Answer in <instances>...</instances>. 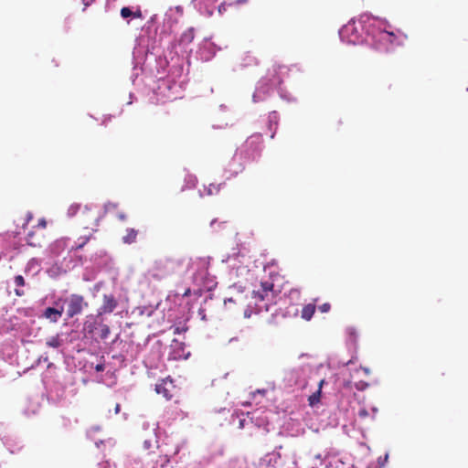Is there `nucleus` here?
<instances>
[{"label": "nucleus", "instance_id": "1", "mask_svg": "<svg viewBox=\"0 0 468 468\" xmlns=\"http://www.w3.org/2000/svg\"><path fill=\"white\" fill-rule=\"evenodd\" d=\"M60 303L67 304V316L72 318L82 313L84 308H87L89 303L85 301L84 297L80 294H70L69 297L62 299L58 298L55 302V305H58Z\"/></svg>", "mask_w": 468, "mask_h": 468}, {"label": "nucleus", "instance_id": "2", "mask_svg": "<svg viewBox=\"0 0 468 468\" xmlns=\"http://www.w3.org/2000/svg\"><path fill=\"white\" fill-rule=\"evenodd\" d=\"M175 390L176 386L174 385L173 379L170 378H164L155 385V391L167 400L174 397Z\"/></svg>", "mask_w": 468, "mask_h": 468}, {"label": "nucleus", "instance_id": "3", "mask_svg": "<svg viewBox=\"0 0 468 468\" xmlns=\"http://www.w3.org/2000/svg\"><path fill=\"white\" fill-rule=\"evenodd\" d=\"M118 306V301L112 293H104L97 316L112 313Z\"/></svg>", "mask_w": 468, "mask_h": 468}, {"label": "nucleus", "instance_id": "4", "mask_svg": "<svg viewBox=\"0 0 468 468\" xmlns=\"http://www.w3.org/2000/svg\"><path fill=\"white\" fill-rule=\"evenodd\" d=\"M80 218L85 229H91L92 231L96 230L95 228L98 226L99 217L93 213L90 208L85 207Z\"/></svg>", "mask_w": 468, "mask_h": 468}, {"label": "nucleus", "instance_id": "5", "mask_svg": "<svg viewBox=\"0 0 468 468\" xmlns=\"http://www.w3.org/2000/svg\"><path fill=\"white\" fill-rule=\"evenodd\" d=\"M272 290H273L272 282H261L260 288L257 290H253V292H252L253 298H255L256 301L262 302L266 298H268V296L270 294H271Z\"/></svg>", "mask_w": 468, "mask_h": 468}, {"label": "nucleus", "instance_id": "6", "mask_svg": "<svg viewBox=\"0 0 468 468\" xmlns=\"http://www.w3.org/2000/svg\"><path fill=\"white\" fill-rule=\"evenodd\" d=\"M63 314V307L58 308L48 307L44 310L42 316L51 323H57Z\"/></svg>", "mask_w": 468, "mask_h": 468}, {"label": "nucleus", "instance_id": "7", "mask_svg": "<svg viewBox=\"0 0 468 468\" xmlns=\"http://www.w3.org/2000/svg\"><path fill=\"white\" fill-rule=\"evenodd\" d=\"M354 30H355L354 25H351V24L346 25L341 29L340 36L342 38H347V41L349 43L356 44L359 40L358 36L352 35L350 37H348L349 33H353Z\"/></svg>", "mask_w": 468, "mask_h": 468}, {"label": "nucleus", "instance_id": "8", "mask_svg": "<svg viewBox=\"0 0 468 468\" xmlns=\"http://www.w3.org/2000/svg\"><path fill=\"white\" fill-rule=\"evenodd\" d=\"M315 303L305 304L301 311V317L305 321H310L314 314Z\"/></svg>", "mask_w": 468, "mask_h": 468}, {"label": "nucleus", "instance_id": "9", "mask_svg": "<svg viewBox=\"0 0 468 468\" xmlns=\"http://www.w3.org/2000/svg\"><path fill=\"white\" fill-rule=\"evenodd\" d=\"M14 282H15V285L17 287L15 289V294L19 297L25 295V291L19 289V287H23L26 285V281H25L24 277L22 275L15 276Z\"/></svg>", "mask_w": 468, "mask_h": 468}, {"label": "nucleus", "instance_id": "10", "mask_svg": "<svg viewBox=\"0 0 468 468\" xmlns=\"http://www.w3.org/2000/svg\"><path fill=\"white\" fill-rule=\"evenodd\" d=\"M138 231L134 229H127L126 234L122 237V241L127 244L135 242L137 239Z\"/></svg>", "mask_w": 468, "mask_h": 468}, {"label": "nucleus", "instance_id": "11", "mask_svg": "<svg viewBox=\"0 0 468 468\" xmlns=\"http://www.w3.org/2000/svg\"><path fill=\"white\" fill-rule=\"evenodd\" d=\"M324 384V380H321L320 383H319V388L317 389V391H315L314 393H313L309 398H308V401H309V405L311 407H314L315 406L316 404H318L320 402V399H321V388H322V386Z\"/></svg>", "mask_w": 468, "mask_h": 468}, {"label": "nucleus", "instance_id": "12", "mask_svg": "<svg viewBox=\"0 0 468 468\" xmlns=\"http://www.w3.org/2000/svg\"><path fill=\"white\" fill-rule=\"evenodd\" d=\"M195 37V31L194 28H188L186 31H185L181 36V43L184 44H189L193 41Z\"/></svg>", "mask_w": 468, "mask_h": 468}, {"label": "nucleus", "instance_id": "13", "mask_svg": "<svg viewBox=\"0 0 468 468\" xmlns=\"http://www.w3.org/2000/svg\"><path fill=\"white\" fill-rule=\"evenodd\" d=\"M118 204L114 202H107L104 205V213L105 214H116L118 210Z\"/></svg>", "mask_w": 468, "mask_h": 468}, {"label": "nucleus", "instance_id": "14", "mask_svg": "<svg viewBox=\"0 0 468 468\" xmlns=\"http://www.w3.org/2000/svg\"><path fill=\"white\" fill-rule=\"evenodd\" d=\"M91 234L80 237L76 242V245L72 247V250H80L90 240Z\"/></svg>", "mask_w": 468, "mask_h": 468}, {"label": "nucleus", "instance_id": "15", "mask_svg": "<svg viewBox=\"0 0 468 468\" xmlns=\"http://www.w3.org/2000/svg\"><path fill=\"white\" fill-rule=\"evenodd\" d=\"M96 329V321L86 320L84 323V330L89 334H93Z\"/></svg>", "mask_w": 468, "mask_h": 468}, {"label": "nucleus", "instance_id": "16", "mask_svg": "<svg viewBox=\"0 0 468 468\" xmlns=\"http://www.w3.org/2000/svg\"><path fill=\"white\" fill-rule=\"evenodd\" d=\"M110 333H111L110 327L107 324H101V330H100V337H101V339H102V340L107 339L109 335H110Z\"/></svg>", "mask_w": 468, "mask_h": 468}, {"label": "nucleus", "instance_id": "17", "mask_svg": "<svg viewBox=\"0 0 468 468\" xmlns=\"http://www.w3.org/2000/svg\"><path fill=\"white\" fill-rule=\"evenodd\" d=\"M47 345L50 347L57 348L60 346V340L58 336H52L47 341Z\"/></svg>", "mask_w": 468, "mask_h": 468}, {"label": "nucleus", "instance_id": "18", "mask_svg": "<svg viewBox=\"0 0 468 468\" xmlns=\"http://www.w3.org/2000/svg\"><path fill=\"white\" fill-rule=\"evenodd\" d=\"M80 209V205L79 204H72L69 206V209H68V214L69 216H75L78 211Z\"/></svg>", "mask_w": 468, "mask_h": 468}, {"label": "nucleus", "instance_id": "19", "mask_svg": "<svg viewBox=\"0 0 468 468\" xmlns=\"http://www.w3.org/2000/svg\"><path fill=\"white\" fill-rule=\"evenodd\" d=\"M133 14V12L129 7H122L121 9V16L123 18H128V17L132 16Z\"/></svg>", "mask_w": 468, "mask_h": 468}, {"label": "nucleus", "instance_id": "20", "mask_svg": "<svg viewBox=\"0 0 468 468\" xmlns=\"http://www.w3.org/2000/svg\"><path fill=\"white\" fill-rule=\"evenodd\" d=\"M331 309V305L329 303H323L322 305L319 306V310L322 312V313H328Z\"/></svg>", "mask_w": 468, "mask_h": 468}, {"label": "nucleus", "instance_id": "21", "mask_svg": "<svg viewBox=\"0 0 468 468\" xmlns=\"http://www.w3.org/2000/svg\"><path fill=\"white\" fill-rule=\"evenodd\" d=\"M367 386H368V384L364 381H359L358 383L356 384V388L358 390H364L367 388Z\"/></svg>", "mask_w": 468, "mask_h": 468}, {"label": "nucleus", "instance_id": "22", "mask_svg": "<svg viewBox=\"0 0 468 468\" xmlns=\"http://www.w3.org/2000/svg\"><path fill=\"white\" fill-rule=\"evenodd\" d=\"M115 216L117 217V218L121 221H124L126 220L127 218V216L124 212H122V211H118Z\"/></svg>", "mask_w": 468, "mask_h": 468}, {"label": "nucleus", "instance_id": "23", "mask_svg": "<svg viewBox=\"0 0 468 468\" xmlns=\"http://www.w3.org/2000/svg\"><path fill=\"white\" fill-rule=\"evenodd\" d=\"M32 237H33V233H31V232H30V233H28V235H27V243H28V245H30V246H37L36 242H34V241L32 240Z\"/></svg>", "mask_w": 468, "mask_h": 468}, {"label": "nucleus", "instance_id": "24", "mask_svg": "<svg viewBox=\"0 0 468 468\" xmlns=\"http://www.w3.org/2000/svg\"><path fill=\"white\" fill-rule=\"evenodd\" d=\"M368 415V412L366 409H361L359 411H358V416L360 418H366L367 416Z\"/></svg>", "mask_w": 468, "mask_h": 468}, {"label": "nucleus", "instance_id": "25", "mask_svg": "<svg viewBox=\"0 0 468 468\" xmlns=\"http://www.w3.org/2000/svg\"><path fill=\"white\" fill-rule=\"evenodd\" d=\"M96 468H110V464L108 462H101L97 464Z\"/></svg>", "mask_w": 468, "mask_h": 468}, {"label": "nucleus", "instance_id": "26", "mask_svg": "<svg viewBox=\"0 0 468 468\" xmlns=\"http://www.w3.org/2000/svg\"><path fill=\"white\" fill-rule=\"evenodd\" d=\"M37 226L38 227H41L42 229H45L47 227V221L45 218H41L38 220V223H37Z\"/></svg>", "mask_w": 468, "mask_h": 468}, {"label": "nucleus", "instance_id": "27", "mask_svg": "<svg viewBox=\"0 0 468 468\" xmlns=\"http://www.w3.org/2000/svg\"><path fill=\"white\" fill-rule=\"evenodd\" d=\"M93 1H94V0H82V3H83V5H84V9H85L87 6L90 5L93 3Z\"/></svg>", "mask_w": 468, "mask_h": 468}, {"label": "nucleus", "instance_id": "28", "mask_svg": "<svg viewBox=\"0 0 468 468\" xmlns=\"http://www.w3.org/2000/svg\"><path fill=\"white\" fill-rule=\"evenodd\" d=\"M95 369L97 372H101V371H103L104 370V365L103 364H98L96 367H95Z\"/></svg>", "mask_w": 468, "mask_h": 468}, {"label": "nucleus", "instance_id": "29", "mask_svg": "<svg viewBox=\"0 0 468 468\" xmlns=\"http://www.w3.org/2000/svg\"><path fill=\"white\" fill-rule=\"evenodd\" d=\"M191 294V289L186 288V291L183 293V297H188Z\"/></svg>", "mask_w": 468, "mask_h": 468}, {"label": "nucleus", "instance_id": "30", "mask_svg": "<svg viewBox=\"0 0 468 468\" xmlns=\"http://www.w3.org/2000/svg\"><path fill=\"white\" fill-rule=\"evenodd\" d=\"M133 17H141L142 16V13L141 11H136V12H133V14L132 15Z\"/></svg>", "mask_w": 468, "mask_h": 468}, {"label": "nucleus", "instance_id": "31", "mask_svg": "<svg viewBox=\"0 0 468 468\" xmlns=\"http://www.w3.org/2000/svg\"><path fill=\"white\" fill-rule=\"evenodd\" d=\"M120 410H121V406H120V404H119V403H117V404L115 405V408H114V412H115V414H118V413L120 412Z\"/></svg>", "mask_w": 468, "mask_h": 468}, {"label": "nucleus", "instance_id": "32", "mask_svg": "<svg viewBox=\"0 0 468 468\" xmlns=\"http://www.w3.org/2000/svg\"><path fill=\"white\" fill-rule=\"evenodd\" d=\"M228 302L234 303V300L232 298H228L224 300V303L226 304Z\"/></svg>", "mask_w": 468, "mask_h": 468}, {"label": "nucleus", "instance_id": "33", "mask_svg": "<svg viewBox=\"0 0 468 468\" xmlns=\"http://www.w3.org/2000/svg\"><path fill=\"white\" fill-rule=\"evenodd\" d=\"M248 0H238L237 2L239 4H244V3H247Z\"/></svg>", "mask_w": 468, "mask_h": 468}, {"label": "nucleus", "instance_id": "34", "mask_svg": "<svg viewBox=\"0 0 468 468\" xmlns=\"http://www.w3.org/2000/svg\"><path fill=\"white\" fill-rule=\"evenodd\" d=\"M216 219H213L211 222H210V226H213L215 223H216Z\"/></svg>", "mask_w": 468, "mask_h": 468}, {"label": "nucleus", "instance_id": "35", "mask_svg": "<svg viewBox=\"0 0 468 468\" xmlns=\"http://www.w3.org/2000/svg\"><path fill=\"white\" fill-rule=\"evenodd\" d=\"M281 81H282V80H281L280 79H277V80H275V82H276V83H278V84H280V83H281Z\"/></svg>", "mask_w": 468, "mask_h": 468}]
</instances>
